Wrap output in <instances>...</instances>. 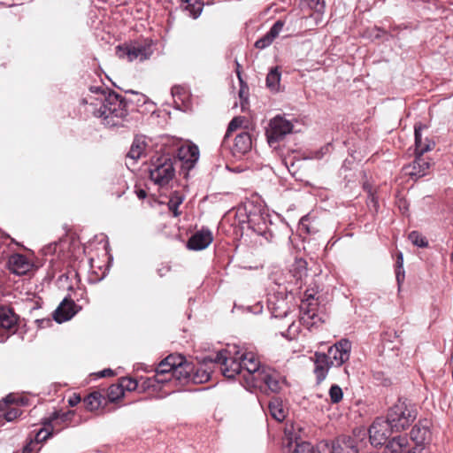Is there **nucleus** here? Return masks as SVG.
Returning <instances> with one entry per match:
<instances>
[{
	"label": "nucleus",
	"instance_id": "6",
	"mask_svg": "<svg viewBox=\"0 0 453 453\" xmlns=\"http://www.w3.org/2000/svg\"><path fill=\"white\" fill-rule=\"evenodd\" d=\"M354 437L339 438L332 446L327 443L320 442L319 449L323 453H358L357 440H363L366 435V431L363 428L353 431Z\"/></svg>",
	"mask_w": 453,
	"mask_h": 453
},
{
	"label": "nucleus",
	"instance_id": "39",
	"mask_svg": "<svg viewBox=\"0 0 453 453\" xmlns=\"http://www.w3.org/2000/svg\"><path fill=\"white\" fill-rule=\"evenodd\" d=\"M123 392L125 390H127V391H134L136 389L137 386H138V383L136 380L131 379V378H122L120 380V383L119 384Z\"/></svg>",
	"mask_w": 453,
	"mask_h": 453
},
{
	"label": "nucleus",
	"instance_id": "35",
	"mask_svg": "<svg viewBox=\"0 0 453 453\" xmlns=\"http://www.w3.org/2000/svg\"><path fill=\"white\" fill-rule=\"evenodd\" d=\"M182 202L183 198L179 195H174L170 198L168 202V207L169 210L173 211L174 217H178L180 215L178 208L182 203Z\"/></svg>",
	"mask_w": 453,
	"mask_h": 453
},
{
	"label": "nucleus",
	"instance_id": "3",
	"mask_svg": "<svg viewBox=\"0 0 453 453\" xmlns=\"http://www.w3.org/2000/svg\"><path fill=\"white\" fill-rule=\"evenodd\" d=\"M240 350L234 351V355L230 350L225 349L218 352L213 357H206L200 363V366L196 370L194 369L191 373V381L196 384L204 383L210 380L211 372L216 365H219L221 370L222 374L229 379L224 372L225 370V362L227 360H236L239 359Z\"/></svg>",
	"mask_w": 453,
	"mask_h": 453
},
{
	"label": "nucleus",
	"instance_id": "21",
	"mask_svg": "<svg viewBox=\"0 0 453 453\" xmlns=\"http://www.w3.org/2000/svg\"><path fill=\"white\" fill-rule=\"evenodd\" d=\"M251 147L250 134L248 132H242L235 136L232 151L235 157L242 156L250 151Z\"/></svg>",
	"mask_w": 453,
	"mask_h": 453
},
{
	"label": "nucleus",
	"instance_id": "15",
	"mask_svg": "<svg viewBox=\"0 0 453 453\" xmlns=\"http://www.w3.org/2000/svg\"><path fill=\"white\" fill-rule=\"evenodd\" d=\"M33 267L31 261L22 254H13L8 259L9 270L17 274L24 275L27 273Z\"/></svg>",
	"mask_w": 453,
	"mask_h": 453
},
{
	"label": "nucleus",
	"instance_id": "16",
	"mask_svg": "<svg viewBox=\"0 0 453 453\" xmlns=\"http://www.w3.org/2000/svg\"><path fill=\"white\" fill-rule=\"evenodd\" d=\"M212 234L209 229H202L194 234L188 242V248L193 250L206 249L212 242Z\"/></svg>",
	"mask_w": 453,
	"mask_h": 453
},
{
	"label": "nucleus",
	"instance_id": "14",
	"mask_svg": "<svg viewBox=\"0 0 453 453\" xmlns=\"http://www.w3.org/2000/svg\"><path fill=\"white\" fill-rule=\"evenodd\" d=\"M79 309L73 300L65 298L53 313L54 319L58 323L67 321L78 312Z\"/></svg>",
	"mask_w": 453,
	"mask_h": 453
},
{
	"label": "nucleus",
	"instance_id": "5",
	"mask_svg": "<svg viewBox=\"0 0 453 453\" xmlns=\"http://www.w3.org/2000/svg\"><path fill=\"white\" fill-rule=\"evenodd\" d=\"M175 170L172 159L168 156H160L152 159L150 177L156 184L166 185L174 176Z\"/></svg>",
	"mask_w": 453,
	"mask_h": 453
},
{
	"label": "nucleus",
	"instance_id": "26",
	"mask_svg": "<svg viewBox=\"0 0 453 453\" xmlns=\"http://www.w3.org/2000/svg\"><path fill=\"white\" fill-rule=\"evenodd\" d=\"M179 157L186 162L196 163L199 158V149L195 144L182 145L179 150Z\"/></svg>",
	"mask_w": 453,
	"mask_h": 453
},
{
	"label": "nucleus",
	"instance_id": "54",
	"mask_svg": "<svg viewBox=\"0 0 453 453\" xmlns=\"http://www.w3.org/2000/svg\"><path fill=\"white\" fill-rule=\"evenodd\" d=\"M451 261L453 262V251H452V254H451Z\"/></svg>",
	"mask_w": 453,
	"mask_h": 453
},
{
	"label": "nucleus",
	"instance_id": "1",
	"mask_svg": "<svg viewBox=\"0 0 453 453\" xmlns=\"http://www.w3.org/2000/svg\"><path fill=\"white\" fill-rule=\"evenodd\" d=\"M225 365V374L229 379L239 376L241 383L250 390L268 388L271 392L278 393L286 383L279 372L261 366L260 360L251 351H240L239 359L227 360Z\"/></svg>",
	"mask_w": 453,
	"mask_h": 453
},
{
	"label": "nucleus",
	"instance_id": "53",
	"mask_svg": "<svg viewBox=\"0 0 453 453\" xmlns=\"http://www.w3.org/2000/svg\"><path fill=\"white\" fill-rule=\"evenodd\" d=\"M329 146L330 144H327L326 147H325V150L327 151L329 150Z\"/></svg>",
	"mask_w": 453,
	"mask_h": 453
},
{
	"label": "nucleus",
	"instance_id": "18",
	"mask_svg": "<svg viewBox=\"0 0 453 453\" xmlns=\"http://www.w3.org/2000/svg\"><path fill=\"white\" fill-rule=\"evenodd\" d=\"M314 362L315 368L314 373L318 382L324 380L327 375L330 367L334 366L330 364V360L326 353L315 352L314 357H311Z\"/></svg>",
	"mask_w": 453,
	"mask_h": 453
},
{
	"label": "nucleus",
	"instance_id": "9",
	"mask_svg": "<svg viewBox=\"0 0 453 453\" xmlns=\"http://www.w3.org/2000/svg\"><path fill=\"white\" fill-rule=\"evenodd\" d=\"M153 53L150 43L134 42L126 46H118L116 54L119 58H127L128 61H143L148 59Z\"/></svg>",
	"mask_w": 453,
	"mask_h": 453
},
{
	"label": "nucleus",
	"instance_id": "37",
	"mask_svg": "<svg viewBox=\"0 0 453 453\" xmlns=\"http://www.w3.org/2000/svg\"><path fill=\"white\" fill-rule=\"evenodd\" d=\"M123 395V390L119 385H111L108 389V397L111 402L119 399Z\"/></svg>",
	"mask_w": 453,
	"mask_h": 453
},
{
	"label": "nucleus",
	"instance_id": "11",
	"mask_svg": "<svg viewBox=\"0 0 453 453\" xmlns=\"http://www.w3.org/2000/svg\"><path fill=\"white\" fill-rule=\"evenodd\" d=\"M351 342L348 339H341L328 349L326 354L335 367H340L349 359Z\"/></svg>",
	"mask_w": 453,
	"mask_h": 453
},
{
	"label": "nucleus",
	"instance_id": "17",
	"mask_svg": "<svg viewBox=\"0 0 453 453\" xmlns=\"http://www.w3.org/2000/svg\"><path fill=\"white\" fill-rule=\"evenodd\" d=\"M18 316L8 307H0V328L6 330L10 334L16 332L18 328Z\"/></svg>",
	"mask_w": 453,
	"mask_h": 453
},
{
	"label": "nucleus",
	"instance_id": "45",
	"mask_svg": "<svg viewBox=\"0 0 453 453\" xmlns=\"http://www.w3.org/2000/svg\"><path fill=\"white\" fill-rule=\"evenodd\" d=\"M296 264L303 271V274L306 275V269H305L306 263L303 260H299ZM302 276H303V272H301L300 278H302Z\"/></svg>",
	"mask_w": 453,
	"mask_h": 453
},
{
	"label": "nucleus",
	"instance_id": "44",
	"mask_svg": "<svg viewBox=\"0 0 453 453\" xmlns=\"http://www.w3.org/2000/svg\"><path fill=\"white\" fill-rule=\"evenodd\" d=\"M114 372L111 369H104L98 373L100 377L112 376Z\"/></svg>",
	"mask_w": 453,
	"mask_h": 453
},
{
	"label": "nucleus",
	"instance_id": "30",
	"mask_svg": "<svg viewBox=\"0 0 453 453\" xmlns=\"http://www.w3.org/2000/svg\"><path fill=\"white\" fill-rule=\"evenodd\" d=\"M171 91L174 103L176 104H186L188 102L189 93L185 88L181 86H174L172 88Z\"/></svg>",
	"mask_w": 453,
	"mask_h": 453
},
{
	"label": "nucleus",
	"instance_id": "22",
	"mask_svg": "<svg viewBox=\"0 0 453 453\" xmlns=\"http://www.w3.org/2000/svg\"><path fill=\"white\" fill-rule=\"evenodd\" d=\"M422 126L416 124L414 127L415 134V153L423 155L425 152L430 151L434 147V142L427 137L423 138L421 134Z\"/></svg>",
	"mask_w": 453,
	"mask_h": 453
},
{
	"label": "nucleus",
	"instance_id": "50",
	"mask_svg": "<svg viewBox=\"0 0 453 453\" xmlns=\"http://www.w3.org/2000/svg\"><path fill=\"white\" fill-rule=\"evenodd\" d=\"M13 401H14V398H13V396H12V395H8V396L4 399V402H5V403H7V402H8V403H12Z\"/></svg>",
	"mask_w": 453,
	"mask_h": 453
},
{
	"label": "nucleus",
	"instance_id": "31",
	"mask_svg": "<svg viewBox=\"0 0 453 453\" xmlns=\"http://www.w3.org/2000/svg\"><path fill=\"white\" fill-rule=\"evenodd\" d=\"M102 395L99 392H93L84 399V404L88 411L97 410L102 403Z\"/></svg>",
	"mask_w": 453,
	"mask_h": 453
},
{
	"label": "nucleus",
	"instance_id": "13",
	"mask_svg": "<svg viewBox=\"0 0 453 453\" xmlns=\"http://www.w3.org/2000/svg\"><path fill=\"white\" fill-rule=\"evenodd\" d=\"M431 167V162L423 155L416 154L414 161L404 167L407 174L412 178L418 179L428 174Z\"/></svg>",
	"mask_w": 453,
	"mask_h": 453
},
{
	"label": "nucleus",
	"instance_id": "33",
	"mask_svg": "<svg viewBox=\"0 0 453 453\" xmlns=\"http://www.w3.org/2000/svg\"><path fill=\"white\" fill-rule=\"evenodd\" d=\"M302 3L318 14H322L325 11L324 0H303Z\"/></svg>",
	"mask_w": 453,
	"mask_h": 453
},
{
	"label": "nucleus",
	"instance_id": "19",
	"mask_svg": "<svg viewBox=\"0 0 453 453\" xmlns=\"http://www.w3.org/2000/svg\"><path fill=\"white\" fill-rule=\"evenodd\" d=\"M175 362L176 365L173 371L172 378L180 382L191 381V373L194 371V365L188 362L183 356L180 365L178 361Z\"/></svg>",
	"mask_w": 453,
	"mask_h": 453
},
{
	"label": "nucleus",
	"instance_id": "32",
	"mask_svg": "<svg viewBox=\"0 0 453 453\" xmlns=\"http://www.w3.org/2000/svg\"><path fill=\"white\" fill-rule=\"evenodd\" d=\"M236 65H237L236 73H237L238 79H239L240 83H241V87H240V89H239V97L242 100V108H243V106H244L243 103H247L248 102L249 87L243 82V81L242 79L241 72L239 70L240 65H239L238 62H236Z\"/></svg>",
	"mask_w": 453,
	"mask_h": 453
},
{
	"label": "nucleus",
	"instance_id": "41",
	"mask_svg": "<svg viewBox=\"0 0 453 453\" xmlns=\"http://www.w3.org/2000/svg\"><path fill=\"white\" fill-rule=\"evenodd\" d=\"M21 415V411L17 407H11L6 411L3 413L4 418L8 421H13L16 419L19 416Z\"/></svg>",
	"mask_w": 453,
	"mask_h": 453
},
{
	"label": "nucleus",
	"instance_id": "46",
	"mask_svg": "<svg viewBox=\"0 0 453 453\" xmlns=\"http://www.w3.org/2000/svg\"><path fill=\"white\" fill-rule=\"evenodd\" d=\"M136 195H137L139 199H144L147 196V193L143 189L136 190Z\"/></svg>",
	"mask_w": 453,
	"mask_h": 453
},
{
	"label": "nucleus",
	"instance_id": "28",
	"mask_svg": "<svg viewBox=\"0 0 453 453\" xmlns=\"http://www.w3.org/2000/svg\"><path fill=\"white\" fill-rule=\"evenodd\" d=\"M317 305L318 303L315 300L314 294L311 293L309 290L305 291L304 299L302 301L301 309L307 312L311 318H313Z\"/></svg>",
	"mask_w": 453,
	"mask_h": 453
},
{
	"label": "nucleus",
	"instance_id": "10",
	"mask_svg": "<svg viewBox=\"0 0 453 453\" xmlns=\"http://www.w3.org/2000/svg\"><path fill=\"white\" fill-rule=\"evenodd\" d=\"M393 431L395 429L387 418H377L368 430L369 440L372 445L380 446L386 442Z\"/></svg>",
	"mask_w": 453,
	"mask_h": 453
},
{
	"label": "nucleus",
	"instance_id": "12",
	"mask_svg": "<svg viewBox=\"0 0 453 453\" xmlns=\"http://www.w3.org/2000/svg\"><path fill=\"white\" fill-rule=\"evenodd\" d=\"M182 360L181 355H169L164 360H162L157 369L156 374L153 376V380L157 383H165L172 379L173 371L174 366L176 365V362L178 361L179 365ZM150 379V380H151Z\"/></svg>",
	"mask_w": 453,
	"mask_h": 453
},
{
	"label": "nucleus",
	"instance_id": "2",
	"mask_svg": "<svg viewBox=\"0 0 453 453\" xmlns=\"http://www.w3.org/2000/svg\"><path fill=\"white\" fill-rule=\"evenodd\" d=\"M83 103L88 104L87 111L96 118L102 119L107 127H119L127 116V102L115 92L102 90L96 96H89Z\"/></svg>",
	"mask_w": 453,
	"mask_h": 453
},
{
	"label": "nucleus",
	"instance_id": "49",
	"mask_svg": "<svg viewBox=\"0 0 453 453\" xmlns=\"http://www.w3.org/2000/svg\"><path fill=\"white\" fill-rule=\"evenodd\" d=\"M32 450L31 443L26 445L23 449V453H29Z\"/></svg>",
	"mask_w": 453,
	"mask_h": 453
},
{
	"label": "nucleus",
	"instance_id": "20",
	"mask_svg": "<svg viewBox=\"0 0 453 453\" xmlns=\"http://www.w3.org/2000/svg\"><path fill=\"white\" fill-rule=\"evenodd\" d=\"M411 438L418 445L425 444L429 441L431 438V432L429 429L428 421L425 420L415 425L411 433Z\"/></svg>",
	"mask_w": 453,
	"mask_h": 453
},
{
	"label": "nucleus",
	"instance_id": "25",
	"mask_svg": "<svg viewBox=\"0 0 453 453\" xmlns=\"http://www.w3.org/2000/svg\"><path fill=\"white\" fill-rule=\"evenodd\" d=\"M268 409L271 416L275 420L281 422L285 419L288 411L280 398L272 399L269 403Z\"/></svg>",
	"mask_w": 453,
	"mask_h": 453
},
{
	"label": "nucleus",
	"instance_id": "7",
	"mask_svg": "<svg viewBox=\"0 0 453 453\" xmlns=\"http://www.w3.org/2000/svg\"><path fill=\"white\" fill-rule=\"evenodd\" d=\"M293 127L292 122L283 116L277 115L273 118L265 132L269 145L273 147L278 142L284 139L287 134L292 132Z\"/></svg>",
	"mask_w": 453,
	"mask_h": 453
},
{
	"label": "nucleus",
	"instance_id": "8",
	"mask_svg": "<svg viewBox=\"0 0 453 453\" xmlns=\"http://www.w3.org/2000/svg\"><path fill=\"white\" fill-rule=\"evenodd\" d=\"M284 433V443H286L288 447L290 448L293 443H296V448L292 453H323V451L320 450L321 449H319V444H318L315 449L307 441L298 442V440L301 439V434L303 433V430L299 426H296L294 424L288 425L285 427Z\"/></svg>",
	"mask_w": 453,
	"mask_h": 453
},
{
	"label": "nucleus",
	"instance_id": "51",
	"mask_svg": "<svg viewBox=\"0 0 453 453\" xmlns=\"http://www.w3.org/2000/svg\"><path fill=\"white\" fill-rule=\"evenodd\" d=\"M371 202L373 203L374 206H376L377 202L374 199V196H372Z\"/></svg>",
	"mask_w": 453,
	"mask_h": 453
},
{
	"label": "nucleus",
	"instance_id": "23",
	"mask_svg": "<svg viewBox=\"0 0 453 453\" xmlns=\"http://www.w3.org/2000/svg\"><path fill=\"white\" fill-rule=\"evenodd\" d=\"M284 27L282 20H277L263 37L257 40L255 43V47L263 50L272 44L273 40L279 35Z\"/></svg>",
	"mask_w": 453,
	"mask_h": 453
},
{
	"label": "nucleus",
	"instance_id": "36",
	"mask_svg": "<svg viewBox=\"0 0 453 453\" xmlns=\"http://www.w3.org/2000/svg\"><path fill=\"white\" fill-rule=\"evenodd\" d=\"M68 415H69V412L68 413H63V414H60L59 412L58 411H54L50 417L49 418H45L43 421H42V424L45 426H52V424L53 422L57 421L58 419H61L62 421H66L67 418H68Z\"/></svg>",
	"mask_w": 453,
	"mask_h": 453
},
{
	"label": "nucleus",
	"instance_id": "34",
	"mask_svg": "<svg viewBox=\"0 0 453 453\" xmlns=\"http://www.w3.org/2000/svg\"><path fill=\"white\" fill-rule=\"evenodd\" d=\"M409 239L415 246L419 248H426L428 245V242L426 240V238L417 231H412L410 233Z\"/></svg>",
	"mask_w": 453,
	"mask_h": 453
},
{
	"label": "nucleus",
	"instance_id": "43",
	"mask_svg": "<svg viewBox=\"0 0 453 453\" xmlns=\"http://www.w3.org/2000/svg\"><path fill=\"white\" fill-rule=\"evenodd\" d=\"M81 399L80 395L73 394L68 399V403L70 406L74 407L81 402Z\"/></svg>",
	"mask_w": 453,
	"mask_h": 453
},
{
	"label": "nucleus",
	"instance_id": "40",
	"mask_svg": "<svg viewBox=\"0 0 453 453\" xmlns=\"http://www.w3.org/2000/svg\"><path fill=\"white\" fill-rule=\"evenodd\" d=\"M245 121V118L244 117H235L234 118L229 125H228V127H227V131H226V137H227L230 133L235 131L237 128H239L240 127H242V125L244 123Z\"/></svg>",
	"mask_w": 453,
	"mask_h": 453
},
{
	"label": "nucleus",
	"instance_id": "29",
	"mask_svg": "<svg viewBox=\"0 0 453 453\" xmlns=\"http://www.w3.org/2000/svg\"><path fill=\"white\" fill-rule=\"evenodd\" d=\"M280 72L278 67L272 68L266 76V87L273 92L280 90Z\"/></svg>",
	"mask_w": 453,
	"mask_h": 453
},
{
	"label": "nucleus",
	"instance_id": "4",
	"mask_svg": "<svg viewBox=\"0 0 453 453\" xmlns=\"http://www.w3.org/2000/svg\"><path fill=\"white\" fill-rule=\"evenodd\" d=\"M416 417V407L399 400L388 410L387 419L395 431H400L409 427Z\"/></svg>",
	"mask_w": 453,
	"mask_h": 453
},
{
	"label": "nucleus",
	"instance_id": "42",
	"mask_svg": "<svg viewBox=\"0 0 453 453\" xmlns=\"http://www.w3.org/2000/svg\"><path fill=\"white\" fill-rule=\"evenodd\" d=\"M52 431H49L47 428H42L38 431L35 436L36 441H46L52 435Z\"/></svg>",
	"mask_w": 453,
	"mask_h": 453
},
{
	"label": "nucleus",
	"instance_id": "47",
	"mask_svg": "<svg viewBox=\"0 0 453 453\" xmlns=\"http://www.w3.org/2000/svg\"><path fill=\"white\" fill-rule=\"evenodd\" d=\"M403 254L400 252L398 254L397 261H396V264H397L398 267H402L403 266Z\"/></svg>",
	"mask_w": 453,
	"mask_h": 453
},
{
	"label": "nucleus",
	"instance_id": "52",
	"mask_svg": "<svg viewBox=\"0 0 453 453\" xmlns=\"http://www.w3.org/2000/svg\"><path fill=\"white\" fill-rule=\"evenodd\" d=\"M182 2H185V3H190L192 2L193 0H181Z\"/></svg>",
	"mask_w": 453,
	"mask_h": 453
},
{
	"label": "nucleus",
	"instance_id": "27",
	"mask_svg": "<svg viewBox=\"0 0 453 453\" xmlns=\"http://www.w3.org/2000/svg\"><path fill=\"white\" fill-rule=\"evenodd\" d=\"M146 146L147 145L143 138H135L131 145L129 152L127 153V157L136 161L144 154Z\"/></svg>",
	"mask_w": 453,
	"mask_h": 453
},
{
	"label": "nucleus",
	"instance_id": "48",
	"mask_svg": "<svg viewBox=\"0 0 453 453\" xmlns=\"http://www.w3.org/2000/svg\"><path fill=\"white\" fill-rule=\"evenodd\" d=\"M403 279H404V274H403V273H402L400 271H398V272L396 273V280H397L398 283H400L401 281H403Z\"/></svg>",
	"mask_w": 453,
	"mask_h": 453
},
{
	"label": "nucleus",
	"instance_id": "24",
	"mask_svg": "<svg viewBox=\"0 0 453 453\" xmlns=\"http://www.w3.org/2000/svg\"><path fill=\"white\" fill-rule=\"evenodd\" d=\"M383 453H410V445L407 437H394L386 444Z\"/></svg>",
	"mask_w": 453,
	"mask_h": 453
},
{
	"label": "nucleus",
	"instance_id": "38",
	"mask_svg": "<svg viewBox=\"0 0 453 453\" xmlns=\"http://www.w3.org/2000/svg\"><path fill=\"white\" fill-rule=\"evenodd\" d=\"M329 395L332 403H337L342 399L343 393L338 385H333L329 389Z\"/></svg>",
	"mask_w": 453,
	"mask_h": 453
}]
</instances>
